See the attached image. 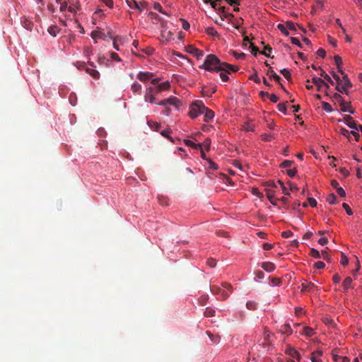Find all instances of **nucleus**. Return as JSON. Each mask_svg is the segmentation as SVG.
<instances>
[{"label": "nucleus", "instance_id": "obj_1", "mask_svg": "<svg viewBox=\"0 0 362 362\" xmlns=\"http://www.w3.org/2000/svg\"><path fill=\"white\" fill-rule=\"evenodd\" d=\"M209 71H226L228 73H235L238 71V68L235 66L221 62L218 58L214 54H209L206 57L204 63L199 66Z\"/></svg>", "mask_w": 362, "mask_h": 362}, {"label": "nucleus", "instance_id": "obj_2", "mask_svg": "<svg viewBox=\"0 0 362 362\" xmlns=\"http://www.w3.org/2000/svg\"><path fill=\"white\" fill-rule=\"evenodd\" d=\"M59 4V11L61 12H69L71 14H76L79 9L78 2H74L71 0H62L57 2Z\"/></svg>", "mask_w": 362, "mask_h": 362}, {"label": "nucleus", "instance_id": "obj_3", "mask_svg": "<svg viewBox=\"0 0 362 362\" xmlns=\"http://www.w3.org/2000/svg\"><path fill=\"white\" fill-rule=\"evenodd\" d=\"M211 291L217 295L219 298H226L231 292V286L226 283H224L221 286L213 285L211 286Z\"/></svg>", "mask_w": 362, "mask_h": 362}, {"label": "nucleus", "instance_id": "obj_4", "mask_svg": "<svg viewBox=\"0 0 362 362\" xmlns=\"http://www.w3.org/2000/svg\"><path fill=\"white\" fill-rule=\"evenodd\" d=\"M204 110H206V107L202 101H195L189 107V115L192 119L196 118L203 114Z\"/></svg>", "mask_w": 362, "mask_h": 362}, {"label": "nucleus", "instance_id": "obj_5", "mask_svg": "<svg viewBox=\"0 0 362 362\" xmlns=\"http://www.w3.org/2000/svg\"><path fill=\"white\" fill-rule=\"evenodd\" d=\"M339 72L343 75L336 87L337 90L342 93H347L348 90L351 87V83L342 70Z\"/></svg>", "mask_w": 362, "mask_h": 362}, {"label": "nucleus", "instance_id": "obj_6", "mask_svg": "<svg viewBox=\"0 0 362 362\" xmlns=\"http://www.w3.org/2000/svg\"><path fill=\"white\" fill-rule=\"evenodd\" d=\"M334 99L335 101H337L339 103V108L340 110L344 112H349L351 114H353L354 112L353 109L351 107V105L349 103L344 101L342 99V97L339 93H335L334 95Z\"/></svg>", "mask_w": 362, "mask_h": 362}, {"label": "nucleus", "instance_id": "obj_7", "mask_svg": "<svg viewBox=\"0 0 362 362\" xmlns=\"http://www.w3.org/2000/svg\"><path fill=\"white\" fill-rule=\"evenodd\" d=\"M158 93L155 90L153 87H148L146 89L144 94V100L151 104H157L159 101H157L155 95Z\"/></svg>", "mask_w": 362, "mask_h": 362}, {"label": "nucleus", "instance_id": "obj_8", "mask_svg": "<svg viewBox=\"0 0 362 362\" xmlns=\"http://www.w3.org/2000/svg\"><path fill=\"white\" fill-rule=\"evenodd\" d=\"M153 74L151 73V72H143V71H140L138 74H137V78L141 81V82H147L148 81H151V82L153 84V85H156L157 83L159 81L158 78H153Z\"/></svg>", "mask_w": 362, "mask_h": 362}, {"label": "nucleus", "instance_id": "obj_9", "mask_svg": "<svg viewBox=\"0 0 362 362\" xmlns=\"http://www.w3.org/2000/svg\"><path fill=\"white\" fill-rule=\"evenodd\" d=\"M158 105L163 107L171 105L173 106L175 109H177L180 106L181 102L177 98L171 96L168 99L159 101Z\"/></svg>", "mask_w": 362, "mask_h": 362}, {"label": "nucleus", "instance_id": "obj_10", "mask_svg": "<svg viewBox=\"0 0 362 362\" xmlns=\"http://www.w3.org/2000/svg\"><path fill=\"white\" fill-rule=\"evenodd\" d=\"M173 39V33L168 30L165 24L163 22L161 23V29H160V40L163 42H169Z\"/></svg>", "mask_w": 362, "mask_h": 362}, {"label": "nucleus", "instance_id": "obj_11", "mask_svg": "<svg viewBox=\"0 0 362 362\" xmlns=\"http://www.w3.org/2000/svg\"><path fill=\"white\" fill-rule=\"evenodd\" d=\"M185 51L196 57L197 59H202L204 56V52L201 49H199L193 45H189L186 46Z\"/></svg>", "mask_w": 362, "mask_h": 362}, {"label": "nucleus", "instance_id": "obj_12", "mask_svg": "<svg viewBox=\"0 0 362 362\" xmlns=\"http://www.w3.org/2000/svg\"><path fill=\"white\" fill-rule=\"evenodd\" d=\"M310 255L314 258H323L327 261H329L330 259L329 255L325 250L319 252L318 250L313 248L310 252Z\"/></svg>", "mask_w": 362, "mask_h": 362}, {"label": "nucleus", "instance_id": "obj_13", "mask_svg": "<svg viewBox=\"0 0 362 362\" xmlns=\"http://www.w3.org/2000/svg\"><path fill=\"white\" fill-rule=\"evenodd\" d=\"M311 81L314 85L317 86L318 90H320L324 88H329V87L327 83L319 77H313Z\"/></svg>", "mask_w": 362, "mask_h": 362}, {"label": "nucleus", "instance_id": "obj_14", "mask_svg": "<svg viewBox=\"0 0 362 362\" xmlns=\"http://www.w3.org/2000/svg\"><path fill=\"white\" fill-rule=\"evenodd\" d=\"M243 45L245 47L248 46V47L250 49L251 53L255 56L259 52L258 48L255 47L252 42H250L248 36L244 37Z\"/></svg>", "mask_w": 362, "mask_h": 362}, {"label": "nucleus", "instance_id": "obj_15", "mask_svg": "<svg viewBox=\"0 0 362 362\" xmlns=\"http://www.w3.org/2000/svg\"><path fill=\"white\" fill-rule=\"evenodd\" d=\"M323 353L320 350H316L311 353L310 359L311 362H323Z\"/></svg>", "mask_w": 362, "mask_h": 362}, {"label": "nucleus", "instance_id": "obj_16", "mask_svg": "<svg viewBox=\"0 0 362 362\" xmlns=\"http://www.w3.org/2000/svg\"><path fill=\"white\" fill-rule=\"evenodd\" d=\"M170 84L169 83V81H163L161 83H157L156 85H154L153 88H155V90L159 93L162 91H165V90H167L170 88Z\"/></svg>", "mask_w": 362, "mask_h": 362}, {"label": "nucleus", "instance_id": "obj_17", "mask_svg": "<svg viewBox=\"0 0 362 362\" xmlns=\"http://www.w3.org/2000/svg\"><path fill=\"white\" fill-rule=\"evenodd\" d=\"M286 354L291 356L293 360H296L298 362H300V355L298 352L297 350H296L293 348L288 347L286 349Z\"/></svg>", "mask_w": 362, "mask_h": 362}, {"label": "nucleus", "instance_id": "obj_18", "mask_svg": "<svg viewBox=\"0 0 362 362\" xmlns=\"http://www.w3.org/2000/svg\"><path fill=\"white\" fill-rule=\"evenodd\" d=\"M141 53H136L135 51L132 50V53L139 57H144V55L150 56L154 52V49L150 47H148L145 49H141Z\"/></svg>", "mask_w": 362, "mask_h": 362}, {"label": "nucleus", "instance_id": "obj_19", "mask_svg": "<svg viewBox=\"0 0 362 362\" xmlns=\"http://www.w3.org/2000/svg\"><path fill=\"white\" fill-rule=\"evenodd\" d=\"M147 7V3L145 1H134V6L130 5V8L136 9L141 12Z\"/></svg>", "mask_w": 362, "mask_h": 362}, {"label": "nucleus", "instance_id": "obj_20", "mask_svg": "<svg viewBox=\"0 0 362 362\" xmlns=\"http://www.w3.org/2000/svg\"><path fill=\"white\" fill-rule=\"evenodd\" d=\"M313 289H317L315 284L313 282L305 281L301 284V291L303 292L310 291Z\"/></svg>", "mask_w": 362, "mask_h": 362}, {"label": "nucleus", "instance_id": "obj_21", "mask_svg": "<svg viewBox=\"0 0 362 362\" xmlns=\"http://www.w3.org/2000/svg\"><path fill=\"white\" fill-rule=\"evenodd\" d=\"M345 124L352 129L358 131L356 122L350 116H345L344 117Z\"/></svg>", "mask_w": 362, "mask_h": 362}, {"label": "nucleus", "instance_id": "obj_22", "mask_svg": "<svg viewBox=\"0 0 362 362\" xmlns=\"http://www.w3.org/2000/svg\"><path fill=\"white\" fill-rule=\"evenodd\" d=\"M147 125L151 130L155 132H158L161 128L160 123L153 120H147Z\"/></svg>", "mask_w": 362, "mask_h": 362}, {"label": "nucleus", "instance_id": "obj_23", "mask_svg": "<svg viewBox=\"0 0 362 362\" xmlns=\"http://www.w3.org/2000/svg\"><path fill=\"white\" fill-rule=\"evenodd\" d=\"M262 268L267 272H272L275 269V265L271 262H264L261 265Z\"/></svg>", "mask_w": 362, "mask_h": 362}, {"label": "nucleus", "instance_id": "obj_24", "mask_svg": "<svg viewBox=\"0 0 362 362\" xmlns=\"http://www.w3.org/2000/svg\"><path fill=\"white\" fill-rule=\"evenodd\" d=\"M172 134V130L169 128L163 129L160 132V134L168 139L171 143H175V139L170 136Z\"/></svg>", "mask_w": 362, "mask_h": 362}, {"label": "nucleus", "instance_id": "obj_25", "mask_svg": "<svg viewBox=\"0 0 362 362\" xmlns=\"http://www.w3.org/2000/svg\"><path fill=\"white\" fill-rule=\"evenodd\" d=\"M21 23L23 26L28 30H31L33 28V22L28 19L26 17L21 18Z\"/></svg>", "mask_w": 362, "mask_h": 362}, {"label": "nucleus", "instance_id": "obj_26", "mask_svg": "<svg viewBox=\"0 0 362 362\" xmlns=\"http://www.w3.org/2000/svg\"><path fill=\"white\" fill-rule=\"evenodd\" d=\"M86 72L91 77H93L94 79L98 80L100 78V73L98 71H97L95 69L93 68H86Z\"/></svg>", "mask_w": 362, "mask_h": 362}, {"label": "nucleus", "instance_id": "obj_27", "mask_svg": "<svg viewBox=\"0 0 362 362\" xmlns=\"http://www.w3.org/2000/svg\"><path fill=\"white\" fill-rule=\"evenodd\" d=\"M204 121L206 122H209L210 120H211L214 117V112L206 107V110H204Z\"/></svg>", "mask_w": 362, "mask_h": 362}, {"label": "nucleus", "instance_id": "obj_28", "mask_svg": "<svg viewBox=\"0 0 362 362\" xmlns=\"http://www.w3.org/2000/svg\"><path fill=\"white\" fill-rule=\"evenodd\" d=\"M242 129L245 132H253L255 131V124L250 121L245 122L242 126Z\"/></svg>", "mask_w": 362, "mask_h": 362}, {"label": "nucleus", "instance_id": "obj_29", "mask_svg": "<svg viewBox=\"0 0 362 362\" xmlns=\"http://www.w3.org/2000/svg\"><path fill=\"white\" fill-rule=\"evenodd\" d=\"M300 333L301 334L305 335L306 337H312L313 335H314L315 332L313 328L308 326H304Z\"/></svg>", "mask_w": 362, "mask_h": 362}, {"label": "nucleus", "instance_id": "obj_30", "mask_svg": "<svg viewBox=\"0 0 362 362\" xmlns=\"http://www.w3.org/2000/svg\"><path fill=\"white\" fill-rule=\"evenodd\" d=\"M124 43L123 38L120 37H115L113 39V47L117 50L119 51V45H122Z\"/></svg>", "mask_w": 362, "mask_h": 362}, {"label": "nucleus", "instance_id": "obj_31", "mask_svg": "<svg viewBox=\"0 0 362 362\" xmlns=\"http://www.w3.org/2000/svg\"><path fill=\"white\" fill-rule=\"evenodd\" d=\"M184 144L194 149L202 148V144H196L194 141L189 140V139H185Z\"/></svg>", "mask_w": 362, "mask_h": 362}, {"label": "nucleus", "instance_id": "obj_32", "mask_svg": "<svg viewBox=\"0 0 362 362\" xmlns=\"http://www.w3.org/2000/svg\"><path fill=\"white\" fill-rule=\"evenodd\" d=\"M344 291L346 292L348 289L352 288V279L346 277L343 281Z\"/></svg>", "mask_w": 362, "mask_h": 362}, {"label": "nucleus", "instance_id": "obj_33", "mask_svg": "<svg viewBox=\"0 0 362 362\" xmlns=\"http://www.w3.org/2000/svg\"><path fill=\"white\" fill-rule=\"evenodd\" d=\"M91 37L96 40L97 39H103L105 37V34L100 30H93L90 34Z\"/></svg>", "mask_w": 362, "mask_h": 362}, {"label": "nucleus", "instance_id": "obj_34", "mask_svg": "<svg viewBox=\"0 0 362 362\" xmlns=\"http://www.w3.org/2000/svg\"><path fill=\"white\" fill-rule=\"evenodd\" d=\"M131 89L134 93L141 94L142 87L139 83L134 82L132 85Z\"/></svg>", "mask_w": 362, "mask_h": 362}, {"label": "nucleus", "instance_id": "obj_35", "mask_svg": "<svg viewBox=\"0 0 362 362\" xmlns=\"http://www.w3.org/2000/svg\"><path fill=\"white\" fill-rule=\"evenodd\" d=\"M59 28L57 25H52L48 28V33L53 37L57 36V35L59 33Z\"/></svg>", "mask_w": 362, "mask_h": 362}, {"label": "nucleus", "instance_id": "obj_36", "mask_svg": "<svg viewBox=\"0 0 362 362\" xmlns=\"http://www.w3.org/2000/svg\"><path fill=\"white\" fill-rule=\"evenodd\" d=\"M280 332L281 333L286 334L287 335H289L292 333L291 328L290 325L288 324H285V325H282L280 329Z\"/></svg>", "mask_w": 362, "mask_h": 362}, {"label": "nucleus", "instance_id": "obj_37", "mask_svg": "<svg viewBox=\"0 0 362 362\" xmlns=\"http://www.w3.org/2000/svg\"><path fill=\"white\" fill-rule=\"evenodd\" d=\"M281 279L280 278L274 277L270 279L269 285L272 286H279L281 284Z\"/></svg>", "mask_w": 362, "mask_h": 362}, {"label": "nucleus", "instance_id": "obj_38", "mask_svg": "<svg viewBox=\"0 0 362 362\" xmlns=\"http://www.w3.org/2000/svg\"><path fill=\"white\" fill-rule=\"evenodd\" d=\"M218 72H220L219 76H220V78H221L222 81L226 82L228 81V79H229L228 74H230V73H228L226 71H219Z\"/></svg>", "mask_w": 362, "mask_h": 362}, {"label": "nucleus", "instance_id": "obj_39", "mask_svg": "<svg viewBox=\"0 0 362 362\" xmlns=\"http://www.w3.org/2000/svg\"><path fill=\"white\" fill-rule=\"evenodd\" d=\"M277 28L286 36L289 35V33L287 30L286 25L285 26L284 24L279 23L277 25Z\"/></svg>", "mask_w": 362, "mask_h": 362}, {"label": "nucleus", "instance_id": "obj_40", "mask_svg": "<svg viewBox=\"0 0 362 362\" xmlns=\"http://www.w3.org/2000/svg\"><path fill=\"white\" fill-rule=\"evenodd\" d=\"M261 137H262V139L265 141H270L274 138V136L272 133H269V134L265 133V134H262Z\"/></svg>", "mask_w": 362, "mask_h": 362}, {"label": "nucleus", "instance_id": "obj_41", "mask_svg": "<svg viewBox=\"0 0 362 362\" xmlns=\"http://www.w3.org/2000/svg\"><path fill=\"white\" fill-rule=\"evenodd\" d=\"M359 134H358V131L356 130V129H352L351 132H350V139H354L355 141H358V139H359Z\"/></svg>", "mask_w": 362, "mask_h": 362}, {"label": "nucleus", "instance_id": "obj_42", "mask_svg": "<svg viewBox=\"0 0 362 362\" xmlns=\"http://www.w3.org/2000/svg\"><path fill=\"white\" fill-rule=\"evenodd\" d=\"M246 307L250 310H255L257 309V304L255 301L250 300L247 303Z\"/></svg>", "mask_w": 362, "mask_h": 362}, {"label": "nucleus", "instance_id": "obj_43", "mask_svg": "<svg viewBox=\"0 0 362 362\" xmlns=\"http://www.w3.org/2000/svg\"><path fill=\"white\" fill-rule=\"evenodd\" d=\"M322 108L327 112H331L332 111L331 105L327 102L322 103Z\"/></svg>", "mask_w": 362, "mask_h": 362}, {"label": "nucleus", "instance_id": "obj_44", "mask_svg": "<svg viewBox=\"0 0 362 362\" xmlns=\"http://www.w3.org/2000/svg\"><path fill=\"white\" fill-rule=\"evenodd\" d=\"M278 184L280 185L281 190L283 191V193L284 194L288 195L290 194L289 189H288L287 187L284 185V183L282 181L279 180Z\"/></svg>", "mask_w": 362, "mask_h": 362}, {"label": "nucleus", "instance_id": "obj_45", "mask_svg": "<svg viewBox=\"0 0 362 362\" xmlns=\"http://www.w3.org/2000/svg\"><path fill=\"white\" fill-rule=\"evenodd\" d=\"M215 315V310L211 308H206L204 312V315L207 317H213Z\"/></svg>", "mask_w": 362, "mask_h": 362}, {"label": "nucleus", "instance_id": "obj_46", "mask_svg": "<svg viewBox=\"0 0 362 362\" xmlns=\"http://www.w3.org/2000/svg\"><path fill=\"white\" fill-rule=\"evenodd\" d=\"M336 196L334 194H330L327 197V202H329L330 204H334L336 203Z\"/></svg>", "mask_w": 362, "mask_h": 362}, {"label": "nucleus", "instance_id": "obj_47", "mask_svg": "<svg viewBox=\"0 0 362 362\" xmlns=\"http://www.w3.org/2000/svg\"><path fill=\"white\" fill-rule=\"evenodd\" d=\"M292 164L293 161L286 160L281 163L280 167L282 168H291Z\"/></svg>", "mask_w": 362, "mask_h": 362}, {"label": "nucleus", "instance_id": "obj_48", "mask_svg": "<svg viewBox=\"0 0 362 362\" xmlns=\"http://www.w3.org/2000/svg\"><path fill=\"white\" fill-rule=\"evenodd\" d=\"M207 334L209 335V337H210L211 340L214 343H218L219 341L220 337L218 335H213L209 332H207Z\"/></svg>", "mask_w": 362, "mask_h": 362}, {"label": "nucleus", "instance_id": "obj_49", "mask_svg": "<svg viewBox=\"0 0 362 362\" xmlns=\"http://www.w3.org/2000/svg\"><path fill=\"white\" fill-rule=\"evenodd\" d=\"M272 52V47L269 46H265L263 51L260 53L266 57H269L270 53Z\"/></svg>", "mask_w": 362, "mask_h": 362}, {"label": "nucleus", "instance_id": "obj_50", "mask_svg": "<svg viewBox=\"0 0 362 362\" xmlns=\"http://www.w3.org/2000/svg\"><path fill=\"white\" fill-rule=\"evenodd\" d=\"M334 62L337 66L338 70H341L340 68V66L342 65L341 58L339 56L337 55L334 57Z\"/></svg>", "mask_w": 362, "mask_h": 362}, {"label": "nucleus", "instance_id": "obj_51", "mask_svg": "<svg viewBox=\"0 0 362 362\" xmlns=\"http://www.w3.org/2000/svg\"><path fill=\"white\" fill-rule=\"evenodd\" d=\"M93 53L92 49L90 47H85L83 48V54L86 57H89Z\"/></svg>", "mask_w": 362, "mask_h": 362}, {"label": "nucleus", "instance_id": "obj_52", "mask_svg": "<svg viewBox=\"0 0 362 362\" xmlns=\"http://www.w3.org/2000/svg\"><path fill=\"white\" fill-rule=\"evenodd\" d=\"M153 8L161 13L167 15V13L163 11L161 5L159 3H154Z\"/></svg>", "mask_w": 362, "mask_h": 362}, {"label": "nucleus", "instance_id": "obj_53", "mask_svg": "<svg viewBox=\"0 0 362 362\" xmlns=\"http://www.w3.org/2000/svg\"><path fill=\"white\" fill-rule=\"evenodd\" d=\"M180 21L182 22V28L185 30H187L190 27L189 23L186 20H185L183 18H180Z\"/></svg>", "mask_w": 362, "mask_h": 362}, {"label": "nucleus", "instance_id": "obj_54", "mask_svg": "<svg viewBox=\"0 0 362 362\" xmlns=\"http://www.w3.org/2000/svg\"><path fill=\"white\" fill-rule=\"evenodd\" d=\"M233 55L237 59H243L245 57V54L243 52H233Z\"/></svg>", "mask_w": 362, "mask_h": 362}, {"label": "nucleus", "instance_id": "obj_55", "mask_svg": "<svg viewBox=\"0 0 362 362\" xmlns=\"http://www.w3.org/2000/svg\"><path fill=\"white\" fill-rule=\"evenodd\" d=\"M321 76L322 77H324V78L328 81V83H329L331 85H334V81L331 78V77L327 75V74H325L324 71L321 74Z\"/></svg>", "mask_w": 362, "mask_h": 362}, {"label": "nucleus", "instance_id": "obj_56", "mask_svg": "<svg viewBox=\"0 0 362 362\" xmlns=\"http://www.w3.org/2000/svg\"><path fill=\"white\" fill-rule=\"evenodd\" d=\"M296 173L297 170L296 168H290L286 170V174L291 177H293L296 175Z\"/></svg>", "mask_w": 362, "mask_h": 362}, {"label": "nucleus", "instance_id": "obj_57", "mask_svg": "<svg viewBox=\"0 0 362 362\" xmlns=\"http://www.w3.org/2000/svg\"><path fill=\"white\" fill-rule=\"evenodd\" d=\"M340 262L344 266H346L349 264V259L344 254L341 255Z\"/></svg>", "mask_w": 362, "mask_h": 362}, {"label": "nucleus", "instance_id": "obj_58", "mask_svg": "<svg viewBox=\"0 0 362 362\" xmlns=\"http://www.w3.org/2000/svg\"><path fill=\"white\" fill-rule=\"evenodd\" d=\"M264 340H265V341H267V343H269V338H270V336H271V333H270L269 330H268L267 329L264 328Z\"/></svg>", "mask_w": 362, "mask_h": 362}, {"label": "nucleus", "instance_id": "obj_59", "mask_svg": "<svg viewBox=\"0 0 362 362\" xmlns=\"http://www.w3.org/2000/svg\"><path fill=\"white\" fill-rule=\"evenodd\" d=\"M268 74H269L270 77L273 78L276 81H279L280 76L277 75L274 71L271 70L269 71Z\"/></svg>", "mask_w": 362, "mask_h": 362}, {"label": "nucleus", "instance_id": "obj_60", "mask_svg": "<svg viewBox=\"0 0 362 362\" xmlns=\"http://www.w3.org/2000/svg\"><path fill=\"white\" fill-rule=\"evenodd\" d=\"M110 58L113 61H115V62H121V59L120 57H119V55L115 53V52H111L110 53Z\"/></svg>", "mask_w": 362, "mask_h": 362}, {"label": "nucleus", "instance_id": "obj_61", "mask_svg": "<svg viewBox=\"0 0 362 362\" xmlns=\"http://www.w3.org/2000/svg\"><path fill=\"white\" fill-rule=\"evenodd\" d=\"M332 360L334 362H339V361H341V359H342L344 357V356H340L338 354H335L334 352H333L332 354Z\"/></svg>", "mask_w": 362, "mask_h": 362}, {"label": "nucleus", "instance_id": "obj_62", "mask_svg": "<svg viewBox=\"0 0 362 362\" xmlns=\"http://www.w3.org/2000/svg\"><path fill=\"white\" fill-rule=\"evenodd\" d=\"M342 206L346 210V212L348 215L353 214V211H352L351 209L349 207V206L346 203H343Z\"/></svg>", "mask_w": 362, "mask_h": 362}, {"label": "nucleus", "instance_id": "obj_63", "mask_svg": "<svg viewBox=\"0 0 362 362\" xmlns=\"http://www.w3.org/2000/svg\"><path fill=\"white\" fill-rule=\"evenodd\" d=\"M325 264L322 261H318V262H315V267L318 269H322L325 268Z\"/></svg>", "mask_w": 362, "mask_h": 362}, {"label": "nucleus", "instance_id": "obj_64", "mask_svg": "<svg viewBox=\"0 0 362 362\" xmlns=\"http://www.w3.org/2000/svg\"><path fill=\"white\" fill-rule=\"evenodd\" d=\"M279 111L283 113H286V106L284 103H279L277 106Z\"/></svg>", "mask_w": 362, "mask_h": 362}]
</instances>
